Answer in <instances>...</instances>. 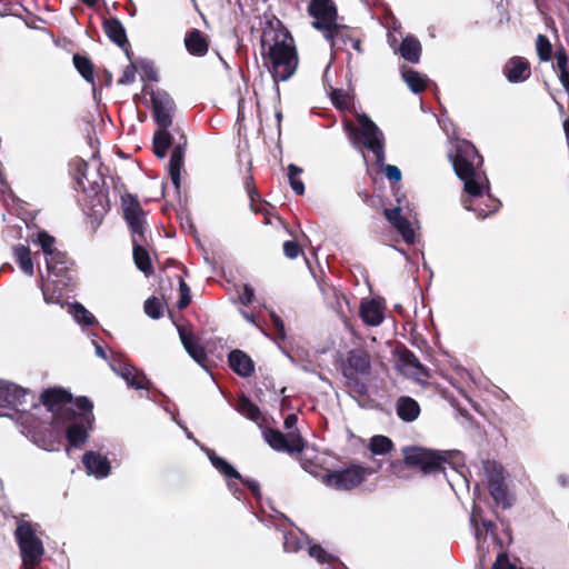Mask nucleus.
<instances>
[{"label": "nucleus", "instance_id": "f704fd0d", "mask_svg": "<svg viewBox=\"0 0 569 569\" xmlns=\"http://www.w3.org/2000/svg\"><path fill=\"white\" fill-rule=\"evenodd\" d=\"M14 258L20 269L28 276L33 274V262L30 249L26 246H17L13 249Z\"/></svg>", "mask_w": 569, "mask_h": 569}, {"label": "nucleus", "instance_id": "6e6552de", "mask_svg": "<svg viewBox=\"0 0 569 569\" xmlns=\"http://www.w3.org/2000/svg\"><path fill=\"white\" fill-rule=\"evenodd\" d=\"M308 13L313 18L312 27L323 33V37L335 46V39L342 28L337 22V8L332 0H311Z\"/></svg>", "mask_w": 569, "mask_h": 569}, {"label": "nucleus", "instance_id": "4d7b16f0", "mask_svg": "<svg viewBox=\"0 0 569 569\" xmlns=\"http://www.w3.org/2000/svg\"><path fill=\"white\" fill-rule=\"evenodd\" d=\"M253 297H254L253 288L249 284H246L239 295V301L242 305L248 306L252 302Z\"/></svg>", "mask_w": 569, "mask_h": 569}, {"label": "nucleus", "instance_id": "39448f33", "mask_svg": "<svg viewBox=\"0 0 569 569\" xmlns=\"http://www.w3.org/2000/svg\"><path fill=\"white\" fill-rule=\"evenodd\" d=\"M33 243L38 244L46 259L47 270L50 282L56 287L59 284L68 286L71 281V270L67 256L54 247L56 239L46 231H39Z\"/></svg>", "mask_w": 569, "mask_h": 569}, {"label": "nucleus", "instance_id": "338daca9", "mask_svg": "<svg viewBox=\"0 0 569 569\" xmlns=\"http://www.w3.org/2000/svg\"><path fill=\"white\" fill-rule=\"evenodd\" d=\"M172 419L177 422V425H178L179 427H181V428L184 430V432H186V435H187V437H188L189 439H193V440H194L193 435H192V433L187 429V427H186V426H183L180 421H178V420L176 419L174 415H172Z\"/></svg>", "mask_w": 569, "mask_h": 569}, {"label": "nucleus", "instance_id": "4468645a", "mask_svg": "<svg viewBox=\"0 0 569 569\" xmlns=\"http://www.w3.org/2000/svg\"><path fill=\"white\" fill-rule=\"evenodd\" d=\"M264 439L277 451L299 452L303 448V441L298 431H289L283 435L279 430L268 429Z\"/></svg>", "mask_w": 569, "mask_h": 569}, {"label": "nucleus", "instance_id": "dca6fc26", "mask_svg": "<svg viewBox=\"0 0 569 569\" xmlns=\"http://www.w3.org/2000/svg\"><path fill=\"white\" fill-rule=\"evenodd\" d=\"M111 369L120 376L129 387L134 389H149L150 381L146 375L136 367L124 363L120 360L112 359L110 361Z\"/></svg>", "mask_w": 569, "mask_h": 569}, {"label": "nucleus", "instance_id": "a878e982", "mask_svg": "<svg viewBox=\"0 0 569 569\" xmlns=\"http://www.w3.org/2000/svg\"><path fill=\"white\" fill-rule=\"evenodd\" d=\"M183 148L178 144L173 148L169 160V173L177 191L180 189L181 168L183 166Z\"/></svg>", "mask_w": 569, "mask_h": 569}, {"label": "nucleus", "instance_id": "603ef678", "mask_svg": "<svg viewBox=\"0 0 569 569\" xmlns=\"http://www.w3.org/2000/svg\"><path fill=\"white\" fill-rule=\"evenodd\" d=\"M492 569H521V568H517L513 563H511L506 553H500V555H498L495 563L492 565Z\"/></svg>", "mask_w": 569, "mask_h": 569}, {"label": "nucleus", "instance_id": "e2e57ef3", "mask_svg": "<svg viewBox=\"0 0 569 569\" xmlns=\"http://www.w3.org/2000/svg\"><path fill=\"white\" fill-rule=\"evenodd\" d=\"M93 345H94L96 355L102 359H107L106 350L94 341H93Z\"/></svg>", "mask_w": 569, "mask_h": 569}, {"label": "nucleus", "instance_id": "052dcab7", "mask_svg": "<svg viewBox=\"0 0 569 569\" xmlns=\"http://www.w3.org/2000/svg\"><path fill=\"white\" fill-rule=\"evenodd\" d=\"M297 421H298V418L296 415H289L286 417L284 419V428L288 429L289 431H297L295 428H296V425H297Z\"/></svg>", "mask_w": 569, "mask_h": 569}, {"label": "nucleus", "instance_id": "7ed1b4c3", "mask_svg": "<svg viewBox=\"0 0 569 569\" xmlns=\"http://www.w3.org/2000/svg\"><path fill=\"white\" fill-rule=\"evenodd\" d=\"M402 452L408 466L419 468L425 473L441 471L446 475V465L455 471L461 466L460 452L438 453L421 447H406Z\"/></svg>", "mask_w": 569, "mask_h": 569}, {"label": "nucleus", "instance_id": "3c124183", "mask_svg": "<svg viewBox=\"0 0 569 569\" xmlns=\"http://www.w3.org/2000/svg\"><path fill=\"white\" fill-rule=\"evenodd\" d=\"M136 67L133 64H130L124 68L121 78L118 80L119 84H130L136 79Z\"/></svg>", "mask_w": 569, "mask_h": 569}, {"label": "nucleus", "instance_id": "c85d7f7f", "mask_svg": "<svg viewBox=\"0 0 569 569\" xmlns=\"http://www.w3.org/2000/svg\"><path fill=\"white\" fill-rule=\"evenodd\" d=\"M401 74L403 81L407 83V86L412 92L419 93L426 89L428 82V78L426 76L419 73L418 71L411 68L406 67L402 68Z\"/></svg>", "mask_w": 569, "mask_h": 569}, {"label": "nucleus", "instance_id": "1a4fd4ad", "mask_svg": "<svg viewBox=\"0 0 569 569\" xmlns=\"http://www.w3.org/2000/svg\"><path fill=\"white\" fill-rule=\"evenodd\" d=\"M36 395L18 385L0 380V416H7V410L27 411L28 403L37 408Z\"/></svg>", "mask_w": 569, "mask_h": 569}, {"label": "nucleus", "instance_id": "2eb2a0df", "mask_svg": "<svg viewBox=\"0 0 569 569\" xmlns=\"http://www.w3.org/2000/svg\"><path fill=\"white\" fill-rule=\"evenodd\" d=\"M151 100L156 123L162 129H168L172 124L173 100L166 91L161 90L152 92Z\"/></svg>", "mask_w": 569, "mask_h": 569}, {"label": "nucleus", "instance_id": "aec40b11", "mask_svg": "<svg viewBox=\"0 0 569 569\" xmlns=\"http://www.w3.org/2000/svg\"><path fill=\"white\" fill-rule=\"evenodd\" d=\"M383 305L378 299H366L360 303V317L370 327H377L385 319Z\"/></svg>", "mask_w": 569, "mask_h": 569}, {"label": "nucleus", "instance_id": "c03bdc74", "mask_svg": "<svg viewBox=\"0 0 569 569\" xmlns=\"http://www.w3.org/2000/svg\"><path fill=\"white\" fill-rule=\"evenodd\" d=\"M308 553L310 557L315 558L319 563H332L336 561V558L328 553L321 546L312 545L308 548Z\"/></svg>", "mask_w": 569, "mask_h": 569}, {"label": "nucleus", "instance_id": "a211bd4d", "mask_svg": "<svg viewBox=\"0 0 569 569\" xmlns=\"http://www.w3.org/2000/svg\"><path fill=\"white\" fill-rule=\"evenodd\" d=\"M82 463L89 476L96 479H103L110 475L111 465L109 459L96 451H88L82 457Z\"/></svg>", "mask_w": 569, "mask_h": 569}, {"label": "nucleus", "instance_id": "09e8293b", "mask_svg": "<svg viewBox=\"0 0 569 569\" xmlns=\"http://www.w3.org/2000/svg\"><path fill=\"white\" fill-rule=\"evenodd\" d=\"M74 405L77 409L80 411L78 415H92L93 405L88 398L79 397L77 398ZM70 415L72 413L69 411V415L67 416L70 417Z\"/></svg>", "mask_w": 569, "mask_h": 569}, {"label": "nucleus", "instance_id": "7c9ffc66", "mask_svg": "<svg viewBox=\"0 0 569 569\" xmlns=\"http://www.w3.org/2000/svg\"><path fill=\"white\" fill-rule=\"evenodd\" d=\"M212 466L228 479H241L240 473L224 459L217 456L214 451L204 449Z\"/></svg>", "mask_w": 569, "mask_h": 569}, {"label": "nucleus", "instance_id": "393cba45", "mask_svg": "<svg viewBox=\"0 0 569 569\" xmlns=\"http://www.w3.org/2000/svg\"><path fill=\"white\" fill-rule=\"evenodd\" d=\"M103 30L108 38L117 46L123 48L126 44H128L126 30L120 20L116 18L104 20Z\"/></svg>", "mask_w": 569, "mask_h": 569}, {"label": "nucleus", "instance_id": "37998d69", "mask_svg": "<svg viewBox=\"0 0 569 569\" xmlns=\"http://www.w3.org/2000/svg\"><path fill=\"white\" fill-rule=\"evenodd\" d=\"M271 317V321H272V325H273V328H274V333H273V339L277 343H279L280 341H283L286 339V328H284V323L283 321L281 320V318L276 315L274 312H272L270 315ZM280 350L287 356L289 357L291 360L292 358L288 355V352L280 346L278 345Z\"/></svg>", "mask_w": 569, "mask_h": 569}, {"label": "nucleus", "instance_id": "de8ad7c7", "mask_svg": "<svg viewBox=\"0 0 569 569\" xmlns=\"http://www.w3.org/2000/svg\"><path fill=\"white\" fill-rule=\"evenodd\" d=\"M377 166L381 168L382 172L390 181L399 182L401 180V171L397 166L385 164V161L382 164Z\"/></svg>", "mask_w": 569, "mask_h": 569}, {"label": "nucleus", "instance_id": "bf43d9fd", "mask_svg": "<svg viewBox=\"0 0 569 569\" xmlns=\"http://www.w3.org/2000/svg\"><path fill=\"white\" fill-rule=\"evenodd\" d=\"M243 485H246L252 493L258 497L260 495V487L259 483L256 480L251 479H239Z\"/></svg>", "mask_w": 569, "mask_h": 569}, {"label": "nucleus", "instance_id": "5701e85b", "mask_svg": "<svg viewBox=\"0 0 569 569\" xmlns=\"http://www.w3.org/2000/svg\"><path fill=\"white\" fill-rule=\"evenodd\" d=\"M228 359L232 370L241 377H249L254 370L251 358L241 350L231 351Z\"/></svg>", "mask_w": 569, "mask_h": 569}, {"label": "nucleus", "instance_id": "473e14b6", "mask_svg": "<svg viewBox=\"0 0 569 569\" xmlns=\"http://www.w3.org/2000/svg\"><path fill=\"white\" fill-rule=\"evenodd\" d=\"M236 410L253 422L258 423L261 420V411L259 407L247 397H240L238 399Z\"/></svg>", "mask_w": 569, "mask_h": 569}, {"label": "nucleus", "instance_id": "0eeeda50", "mask_svg": "<svg viewBox=\"0 0 569 569\" xmlns=\"http://www.w3.org/2000/svg\"><path fill=\"white\" fill-rule=\"evenodd\" d=\"M14 535L19 545L23 569H34L40 565L44 555V547L37 533L36 526L27 521H19Z\"/></svg>", "mask_w": 569, "mask_h": 569}, {"label": "nucleus", "instance_id": "ea45409f", "mask_svg": "<svg viewBox=\"0 0 569 569\" xmlns=\"http://www.w3.org/2000/svg\"><path fill=\"white\" fill-rule=\"evenodd\" d=\"M50 283L51 282L48 281L41 284V291L44 302L48 305H60L61 308H63V297L60 289L54 288L51 290Z\"/></svg>", "mask_w": 569, "mask_h": 569}, {"label": "nucleus", "instance_id": "f3484780", "mask_svg": "<svg viewBox=\"0 0 569 569\" xmlns=\"http://www.w3.org/2000/svg\"><path fill=\"white\" fill-rule=\"evenodd\" d=\"M71 423L67 428V439L73 447L84 443L88 439V431L93 423V415H70Z\"/></svg>", "mask_w": 569, "mask_h": 569}, {"label": "nucleus", "instance_id": "ddd939ff", "mask_svg": "<svg viewBox=\"0 0 569 569\" xmlns=\"http://www.w3.org/2000/svg\"><path fill=\"white\" fill-rule=\"evenodd\" d=\"M124 219L130 228L132 240H146V212L131 194L121 198Z\"/></svg>", "mask_w": 569, "mask_h": 569}, {"label": "nucleus", "instance_id": "a19ab883", "mask_svg": "<svg viewBox=\"0 0 569 569\" xmlns=\"http://www.w3.org/2000/svg\"><path fill=\"white\" fill-rule=\"evenodd\" d=\"M302 170L296 164L288 166V178L290 182L291 189L299 196L305 193V184L302 180L299 178Z\"/></svg>", "mask_w": 569, "mask_h": 569}, {"label": "nucleus", "instance_id": "58836bf2", "mask_svg": "<svg viewBox=\"0 0 569 569\" xmlns=\"http://www.w3.org/2000/svg\"><path fill=\"white\" fill-rule=\"evenodd\" d=\"M392 449V441L386 436H373L370 439L369 450L373 455H386Z\"/></svg>", "mask_w": 569, "mask_h": 569}, {"label": "nucleus", "instance_id": "20e7f679", "mask_svg": "<svg viewBox=\"0 0 569 569\" xmlns=\"http://www.w3.org/2000/svg\"><path fill=\"white\" fill-rule=\"evenodd\" d=\"M345 128L355 148H367L373 153L376 164H382L385 161V137L382 131L369 117L359 114L358 128L353 127L351 123H346Z\"/></svg>", "mask_w": 569, "mask_h": 569}, {"label": "nucleus", "instance_id": "2f4dec72", "mask_svg": "<svg viewBox=\"0 0 569 569\" xmlns=\"http://www.w3.org/2000/svg\"><path fill=\"white\" fill-rule=\"evenodd\" d=\"M470 523L475 530V536L478 540L481 539L483 532L486 535L488 531H492L495 528V525L491 520H485L481 518V510L476 506H473L470 516Z\"/></svg>", "mask_w": 569, "mask_h": 569}, {"label": "nucleus", "instance_id": "bb28decb", "mask_svg": "<svg viewBox=\"0 0 569 569\" xmlns=\"http://www.w3.org/2000/svg\"><path fill=\"white\" fill-rule=\"evenodd\" d=\"M184 44L189 53L204 56L208 52V42L201 31L194 29L186 36Z\"/></svg>", "mask_w": 569, "mask_h": 569}, {"label": "nucleus", "instance_id": "412c9836", "mask_svg": "<svg viewBox=\"0 0 569 569\" xmlns=\"http://www.w3.org/2000/svg\"><path fill=\"white\" fill-rule=\"evenodd\" d=\"M503 73L509 82H523L531 73L529 62L525 58L513 57L505 64Z\"/></svg>", "mask_w": 569, "mask_h": 569}, {"label": "nucleus", "instance_id": "4c0bfd02", "mask_svg": "<svg viewBox=\"0 0 569 569\" xmlns=\"http://www.w3.org/2000/svg\"><path fill=\"white\" fill-rule=\"evenodd\" d=\"M73 63L79 73L88 81L93 82V67L89 59L80 54L73 56Z\"/></svg>", "mask_w": 569, "mask_h": 569}, {"label": "nucleus", "instance_id": "f257e3e1", "mask_svg": "<svg viewBox=\"0 0 569 569\" xmlns=\"http://www.w3.org/2000/svg\"><path fill=\"white\" fill-rule=\"evenodd\" d=\"M449 157L456 174L463 181V208L479 218L496 212L500 202L489 193V180L482 170L483 160L476 147L467 140H458Z\"/></svg>", "mask_w": 569, "mask_h": 569}, {"label": "nucleus", "instance_id": "e433bc0d", "mask_svg": "<svg viewBox=\"0 0 569 569\" xmlns=\"http://www.w3.org/2000/svg\"><path fill=\"white\" fill-rule=\"evenodd\" d=\"M68 306V312L72 315L73 319L84 326H92L96 323L94 316L89 312L81 303L74 302Z\"/></svg>", "mask_w": 569, "mask_h": 569}, {"label": "nucleus", "instance_id": "13d9d810", "mask_svg": "<svg viewBox=\"0 0 569 569\" xmlns=\"http://www.w3.org/2000/svg\"><path fill=\"white\" fill-rule=\"evenodd\" d=\"M87 169H88V163L86 161H83V160L77 161L78 184L80 187H82L83 189H86L83 180H88Z\"/></svg>", "mask_w": 569, "mask_h": 569}, {"label": "nucleus", "instance_id": "8fccbe9b", "mask_svg": "<svg viewBox=\"0 0 569 569\" xmlns=\"http://www.w3.org/2000/svg\"><path fill=\"white\" fill-rule=\"evenodd\" d=\"M331 98H332V101L333 103L340 108V109H345V108H348V103H349V97L348 94L343 93L342 90H333L331 92Z\"/></svg>", "mask_w": 569, "mask_h": 569}, {"label": "nucleus", "instance_id": "cd10ccee", "mask_svg": "<svg viewBox=\"0 0 569 569\" xmlns=\"http://www.w3.org/2000/svg\"><path fill=\"white\" fill-rule=\"evenodd\" d=\"M143 242L144 240H132L133 260L140 271L149 274L152 272V264L148 251L142 246Z\"/></svg>", "mask_w": 569, "mask_h": 569}, {"label": "nucleus", "instance_id": "49530a36", "mask_svg": "<svg viewBox=\"0 0 569 569\" xmlns=\"http://www.w3.org/2000/svg\"><path fill=\"white\" fill-rule=\"evenodd\" d=\"M144 312L152 319H158L162 315V303L157 298H149L144 302Z\"/></svg>", "mask_w": 569, "mask_h": 569}, {"label": "nucleus", "instance_id": "b1692460", "mask_svg": "<svg viewBox=\"0 0 569 569\" xmlns=\"http://www.w3.org/2000/svg\"><path fill=\"white\" fill-rule=\"evenodd\" d=\"M396 410L398 417L406 422L415 421L420 415V406L411 397H400L397 400Z\"/></svg>", "mask_w": 569, "mask_h": 569}, {"label": "nucleus", "instance_id": "f03ea898", "mask_svg": "<svg viewBox=\"0 0 569 569\" xmlns=\"http://www.w3.org/2000/svg\"><path fill=\"white\" fill-rule=\"evenodd\" d=\"M261 46L263 49L268 48L267 59L274 82L290 79L298 66L292 37L282 30H271L263 32ZM276 88L278 89L277 84Z\"/></svg>", "mask_w": 569, "mask_h": 569}, {"label": "nucleus", "instance_id": "423d86ee", "mask_svg": "<svg viewBox=\"0 0 569 569\" xmlns=\"http://www.w3.org/2000/svg\"><path fill=\"white\" fill-rule=\"evenodd\" d=\"M346 386L353 392L365 396L368 391L367 385L360 381L359 377L369 375L371 370V358L367 350L352 349L347 352L346 359L340 366Z\"/></svg>", "mask_w": 569, "mask_h": 569}, {"label": "nucleus", "instance_id": "a18cd8bd", "mask_svg": "<svg viewBox=\"0 0 569 569\" xmlns=\"http://www.w3.org/2000/svg\"><path fill=\"white\" fill-rule=\"evenodd\" d=\"M305 542L295 533L283 535V549L287 552H297L302 549Z\"/></svg>", "mask_w": 569, "mask_h": 569}, {"label": "nucleus", "instance_id": "774afa93", "mask_svg": "<svg viewBox=\"0 0 569 569\" xmlns=\"http://www.w3.org/2000/svg\"><path fill=\"white\" fill-rule=\"evenodd\" d=\"M351 41V46L352 48L358 51V52H361V42L359 39H350Z\"/></svg>", "mask_w": 569, "mask_h": 569}, {"label": "nucleus", "instance_id": "9d476101", "mask_svg": "<svg viewBox=\"0 0 569 569\" xmlns=\"http://www.w3.org/2000/svg\"><path fill=\"white\" fill-rule=\"evenodd\" d=\"M370 473L371 472L362 466L351 465L345 469L326 472L321 481L331 489L347 491L361 485Z\"/></svg>", "mask_w": 569, "mask_h": 569}, {"label": "nucleus", "instance_id": "5fc2aeb1", "mask_svg": "<svg viewBox=\"0 0 569 569\" xmlns=\"http://www.w3.org/2000/svg\"><path fill=\"white\" fill-rule=\"evenodd\" d=\"M283 252L289 259H295L300 253V248L295 241H286L283 243Z\"/></svg>", "mask_w": 569, "mask_h": 569}, {"label": "nucleus", "instance_id": "4be33fe9", "mask_svg": "<svg viewBox=\"0 0 569 569\" xmlns=\"http://www.w3.org/2000/svg\"><path fill=\"white\" fill-rule=\"evenodd\" d=\"M178 331L180 340L189 356L201 367L206 368L207 355L204 349L198 343L197 338L184 328L179 327Z\"/></svg>", "mask_w": 569, "mask_h": 569}, {"label": "nucleus", "instance_id": "c9c22d12", "mask_svg": "<svg viewBox=\"0 0 569 569\" xmlns=\"http://www.w3.org/2000/svg\"><path fill=\"white\" fill-rule=\"evenodd\" d=\"M171 146V136L167 129L160 128L153 136V151L158 158H164Z\"/></svg>", "mask_w": 569, "mask_h": 569}, {"label": "nucleus", "instance_id": "6e6d98bb", "mask_svg": "<svg viewBox=\"0 0 569 569\" xmlns=\"http://www.w3.org/2000/svg\"><path fill=\"white\" fill-rule=\"evenodd\" d=\"M555 57H556L555 68L558 69L559 72L568 70L567 69L568 57H567L566 51L563 49L557 50Z\"/></svg>", "mask_w": 569, "mask_h": 569}, {"label": "nucleus", "instance_id": "9b49d317", "mask_svg": "<svg viewBox=\"0 0 569 569\" xmlns=\"http://www.w3.org/2000/svg\"><path fill=\"white\" fill-rule=\"evenodd\" d=\"M483 470L488 481L490 495L497 505L502 508H510L512 498L509 496L506 486L505 469L496 461L487 460L483 462Z\"/></svg>", "mask_w": 569, "mask_h": 569}, {"label": "nucleus", "instance_id": "69168bd1", "mask_svg": "<svg viewBox=\"0 0 569 569\" xmlns=\"http://www.w3.org/2000/svg\"><path fill=\"white\" fill-rule=\"evenodd\" d=\"M233 480H234V479H229V480H228V488H229V490H230V491H232V492H233V495L239 499V497L237 496L238 490H239V488H238V483H237L236 481H233Z\"/></svg>", "mask_w": 569, "mask_h": 569}, {"label": "nucleus", "instance_id": "79ce46f5", "mask_svg": "<svg viewBox=\"0 0 569 569\" xmlns=\"http://www.w3.org/2000/svg\"><path fill=\"white\" fill-rule=\"evenodd\" d=\"M536 50L541 61H549L552 54V46L549 39L543 34H538L536 39Z\"/></svg>", "mask_w": 569, "mask_h": 569}, {"label": "nucleus", "instance_id": "864d4df0", "mask_svg": "<svg viewBox=\"0 0 569 569\" xmlns=\"http://www.w3.org/2000/svg\"><path fill=\"white\" fill-rule=\"evenodd\" d=\"M180 293H181V298L178 301V307H179V309H183L190 303L191 297H190L189 287L182 280L180 281Z\"/></svg>", "mask_w": 569, "mask_h": 569}, {"label": "nucleus", "instance_id": "72a5a7b5", "mask_svg": "<svg viewBox=\"0 0 569 569\" xmlns=\"http://www.w3.org/2000/svg\"><path fill=\"white\" fill-rule=\"evenodd\" d=\"M406 372L420 383H425L429 378L428 370L413 355H410L406 362Z\"/></svg>", "mask_w": 569, "mask_h": 569}, {"label": "nucleus", "instance_id": "6ab92c4d", "mask_svg": "<svg viewBox=\"0 0 569 569\" xmlns=\"http://www.w3.org/2000/svg\"><path fill=\"white\" fill-rule=\"evenodd\" d=\"M402 208L397 206L391 209L385 210V217L401 234L406 243L411 244L415 242V230L411 223L401 214Z\"/></svg>", "mask_w": 569, "mask_h": 569}, {"label": "nucleus", "instance_id": "0e129e2a", "mask_svg": "<svg viewBox=\"0 0 569 569\" xmlns=\"http://www.w3.org/2000/svg\"><path fill=\"white\" fill-rule=\"evenodd\" d=\"M34 443H37L40 448H42V449H44L47 451H51V450L54 449L52 442H47V441L40 442L39 440H34Z\"/></svg>", "mask_w": 569, "mask_h": 569}, {"label": "nucleus", "instance_id": "680f3d73", "mask_svg": "<svg viewBox=\"0 0 569 569\" xmlns=\"http://www.w3.org/2000/svg\"><path fill=\"white\" fill-rule=\"evenodd\" d=\"M559 79L566 91L569 93V71L559 72Z\"/></svg>", "mask_w": 569, "mask_h": 569}, {"label": "nucleus", "instance_id": "f8f14e48", "mask_svg": "<svg viewBox=\"0 0 569 569\" xmlns=\"http://www.w3.org/2000/svg\"><path fill=\"white\" fill-rule=\"evenodd\" d=\"M39 401L51 413L52 421L59 423L69 415L71 395L61 388H51L42 392Z\"/></svg>", "mask_w": 569, "mask_h": 569}, {"label": "nucleus", "instance_id": "c756f323", "mask_svg": "<svg viewBox=\"0 0 569 569\" xmlns=\"http://www.w3.org/2000/svg\"><path fill=\"white\" fill-rule=\"evenodd\" d=\"M400 54L401 57L412 63L419 62L421 54V44L420 42L412 36H407L400 46Z\"/></svg>", "mask_w": 569, "mask_h": 569}]
</instances>
